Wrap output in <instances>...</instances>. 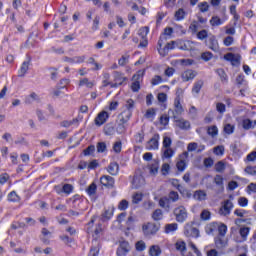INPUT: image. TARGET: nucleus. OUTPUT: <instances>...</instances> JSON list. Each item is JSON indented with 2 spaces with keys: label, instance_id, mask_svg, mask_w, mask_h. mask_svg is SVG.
Masks as SVG:
<instances>
[{
  "label": "nucleus",
  "instance_id": "412c9836",
  "mask_svg": "<svg viewBox=\"0 0 256 256\" xmlns=\"http://www.w3.org/2000/svg\"><path fill=\"white\" fill-rule=\"evenodd\" d=\"M172 49H175V41L168 42L164 48L158 49L159 54L162 55V57H165L169 51Z\"/></svg>",
  "mask_w": 256,
  "mask_h": 256
},
{
  "label": "nucleus",
  "instance_id": "2eb2a0df",
  "mask_svg": "<svg viewBox=\"0 0 256 256\" xmlns=\"http://www.w3.org/2000/svg\"><path fill=\"white\" fill-rule=\"evenodd\" d=\"M224 59L226 61H230L231 65H240L241 64V56L240 55H235L233 53H227L224 55Z\"/></svg>",
  "mask_w": 256,
  "mask_h": 256
},
{
  "label": "nucleus",
  "instance_id": "0eeeda50",
  "mask_svg": "<svg viewBox=\"0 0 256 256\" xmlns=\"http://www.w3.org/2000/svg\"><path fill=\"white\" fill-rule=\"evenodd\" d=\"M131 251V244L123 240L120 242L119 247L117 248L116 255L118 256H127V253Z\"/></svg>",
  "mask_w": 256,
  "mask_h": 256
},
{
  "label": "nucleus",
  "instance_id": "680f3d73",
  "mask_svg": "<svg viewBox=\"0 0 256 256\" xmlns=\"http://www.w3.org/2000/svg\"><path fill=\"white\" fill-rule=\"evenodd\" d=\"M83 153L85 156L93 155V153H95V146L94 145L88 146L86 149H84Z\"/></svg>",
  "mask_w": 256,
  "mask_h": 256
},
{
  "label": "nucleus",
  "instance_id": "5701e85b",
  "mask_svg": "<svg viewBox=\"0 0 256 256\" xmlns=\"http://www.w3.org/2000/svg\"><path fill=\"white\" fill-rule=\"evenodd\" d=\"M159 205L162 207V209H165V211H171V202L167 197L160 198Z\"/></svg>",
  "mask_w": 256,
  "mask_h": 256
},
{
  "label": "nucleus",
  "instance_id": "58836bf2",
  "mask_svg": "<svg viewBox=\"0 0 256 256\" xmlns=\"http://www.w3.org/2000/svg\"><path fill=\"white\" fill-rule=\"evenodd\" d=\"M207 133L210 135V137H217L219 134V129H217V126H210L207 129Z\"/></svg>",
  "mask_w": 256,
  "mask_h": 256
},
{
  "label": "nucleus",
  "instance_id": "4468645a",
  "mask_svg": "<svg viewBox=\"0 0 256 256\" xmlns=\"http://www.w3.org/2000/svg\"><path fill=\"white\" fill-rule=\"evenodd\" d=\"M175 110H169L168 113L173 114V118L177 119V115H181L183 113V106L181 105V100L179 98H176L174 101Z\"/></svg>",
  "mask_w": 256,
  "mask_h": 256
},
{
  "label": "nucleus",
  "instance_id": "bb28decb",
  "mask_svg": "<svg viewBox=\"0 0 256 256\" xmlns=\"http://www.w3.org/2000/svg\"><path fill=\"white\" fill-rule=\"evenodd\" d=\"M108 173H110V175H117L119 173V164H117V162L110 163Z\"/></svg>",
  "mask_w": 256,
  "mask_h": 256
},
{
  "label": "nucleus",
  "instance_id": "49530a36",
  "mask_svg": "<svg viewBox=\"0 0 256 256\" xmlns=\"http://www.w3.org/2000/svg\"><path fill=\"white\" fill-rule=\"evenodd\" d=\"M96 149L98 153H105L107 151V144L105 142H98Z\"/></svg>",
  "mask_w": 256,
  "mask_h": 256
},
{
  "label": "nucleus",
  "instance_id": "7c9ffc66",
  "mask_svg": "<svg viewBox=\"0 0 256 256\" xmlns=\"http://www.w3.org/2000/svg\"><path fill=\"white\" fill-rule=\"evenodd\" d=\"M150 256H159L161 255V248L158 245H153L149 249Z\"/></svg>",
  "mask_w": 256,
  "mask_h": 256
},
{
  "label": "nucleus",
  "instance_id": "69168bd1",
  "mask_svg": "<svg viewBox=\"0 0 256 256\" xmlns=\"http://www.w3.org/2000/svg\"><path fill=\"white\" fill-rule=\"evenodd\" d=\"M160 125H164V127L169 125V116H167V114L160 117Z\"/></svg>",
  "mask_w": 256,
  "mask_h": 256
},
{
  "label": "nucleus",
  "instance_id": "c03bdc74",
  "mask_svg": "<svg viewBox=\"0 0 256 256\" xmlns=\"http://www.w3.org/2000/svg\"><path fill=\"white\" fill-rule=\"evenodd\" d=\"M226 109H227V107L225 106L224 103H222V102L216 103V111L218 113H220V115H223V113H225Z\"/></svg>",
  "mask_w": 256,
  "mask_h": 256
},
{
  "label": "nucleus",
  "instance_id": "1a4fd4ad",
  "mask_svg": "<svg viewBox=\"0 0 256 256\" xmlns=\"http://www.w3.org/2000/svg\"><path fill=\"white\" fill-rule=\"evenodd\" d=\"M231 209H233V202L231 200H225L219 210V214L227 217V215L231 214Z\"/></svg>",
  "mask_w": 256,
  "mask_h": 256
},
{
  "label": "nucleus",
  "instance_id": "bf43d9fd",
  "mask_svg": "<svg viewBox=\"0 0 256 256\" xmlns=\"http://www.w3.org/2000/svg\"><path fill=\"white\" fill-rule=\"evenodd\" d=\"M218 232H219V235L221 237H225L226 233H227V225L225 224H221L219 227H218Z\"/></svg>",
  "mask_w": 256,
  "mask_h": 256
},
{
  "label": "nucleus",
  "instance_id": "09e8293b",
  "mask_svg": "<svg viewBox=\"0 0 256 256\" xmlns=\"http://www.w3.org/2000/svg\"><path fill=\"white\" fill-rule=\"evenodd\" d=\"M135 247L136 251H145V249H147V245H145L143 240L136 242Z\"/></svg>",
  "mask_w": 256,
  "mask_h": 256
},
{
  "label": "nucleus",
  "instance_id": "052dcab7",
  "mask_svg": "<svg viewBox=\"0 0 256 256\" xmlns=\"http://www.w3.org/2000/svg\"><path fill=\"white\" fill-rule=\"evenodd\" d=\"M171 143H172L171 137L164 136V138H163V147L165 149L170 148L171 147Z\"/></svg>",
  "mask_w": 256,
  "mask_h": 256
},
{
  "label": "nucleus",
  "instance_id": "0e129e2a",
  "mask_svg": "<svg viewBox=\"0 0 256 256\" xmlns=\"http://www.w3.org/2000/svg\"><path fill=\"white\" fill-rule=\"evenodd\" d=\"M122 147H123V144L121 143V141H117L113 145V151H115L116 153H121Z\"/></svg>",
  "mask_w": 256,
  "mask_h": 256
},
{
  "label": "nucleus",
  "instance_id": "a18cd8bd",
  "mask_svg": "<svg viewBox=\"0 0 256 256\" xmlns=\"http://www.w3.org/2000/svg\"><path fill=\"white\" fill-rule=\"evenodd\" d=\"M234 132H235V126L234 125L226 124L224 126V133H226L227 135H233Z\"/></svg>",
  "mask_w": 256,
  "mask_h": 256
},
{
  "label": "nucleus",
  "instance_id": "2f4dec72",
  "mask_svg": "<svg viewBox=\"0 0 256 256\" xmlns=\"http://www.w3.org/2000/svg\"><path fill=\"white\" fill-rule=\"evenodd\" d=\"M249 231H251V228L249 227H242L239 230L240 237L243 239V241H247V236L249 235Z\"/></svg>",
  "mask_w": 256,
  "mask_h": 256
},
{
  "label": "nucleus",
  "instance_id": "a878e982",
  "mask_svg": "<svg viewBox=\"0 0 256 256\" xmlns=\"http://www.w3.org/2000/svg\"><path fill=\"white\" fill-rule=\"evenodd\" d=\"M82 203H83V200L81 199V196L75 195L72 198V209H81Z\"/></svg>",
  "mask_w": 256,
  "mask_h": 256
},
{
  "label": "nucleus",
  "instance_id": "20e7f679",
  "mask_svg": "<svg viewBox=\"0 0 256 256\" xmlns=\"http://www.w3.org/2000/svg\"><path fill=\"white\" fill-rule=\"evenodd\" d=\"M189 157V152H183L179 155L178 161L176 163V168L180 173H183L187 169V158Z\"/></svg>",
  "mask_w": 256,
  "mask_h": 256
},
{
  "label": "nucleus",
  "instance_id": "4be33fe9",
  "mask_svg": "<svg viewBox=\"0 0 256 256\" xmlns=\"http://www.w3.org/2000/svg\"><path fill=\"white\" fill-rule=\"evenodd\" d=\"M113 75H114V82L118 83L119 85H123V83L127 81V77L123 76V73L119 71H115Z\"/></svg>",
  "mask_w": 256,
  "mask_h": 256
},
{
  "label": "nucleus",
  "instance_id": "6ab92c4d",
  "mask_svg": "<svg viewBox=\"0 0 256 256\" xmlns=\"http://www.w3.org/2000/svg\"><path fill=\"white\" fill-rule=\"evenodd\" d=\"M132 185L134 189H139V187L145 185V178H143L141 175H134Z\"/></svg>",
  "mask_w": 256,
  "mask_h": 256
},
{
  "label": "nucleus",
  "instance_id": "72a5a7b5",
  "mask_svg": "<svg viewBox=\"0 0 256 256\" xmlns=\"http://www.w3.org/2000/svg\"><path fill=\"white\" fill-rule=\"evenodd\" d=\"M8 201H12L13 203H19V201H21V197L17 195V192L12 191L8 194Z\"/></svg>",
  "mask_w": 256,
  "mask_h": 256
},
{
  "label": "nucleus",
  "instance_id": "473e14b6",
  "mask_svg": "<svg viewBox=\"0 0 256 256\" xmlns=\"http://www.w3.org/2000/svg\"><path fill=\"white\" fill-rule=\"evenodd\" d=\"M167 199H169V202L171 203H177L179 201V193L175 191H170L168 194Z\"/></svg>",
  "mask_w": 256,
  "mask_h": 256
},
{
  "label": "nucleus",
  "instance_id": "ea45409f",
  "mask_svg": "<svg viewBox=\"0 0 256 256\" xmlns=\"http://www.w3.org/2000/svg\"><path fill=\"white\" fill-rule=\"evenodd\" d=\"M138 35L142 39H147V35H149V27L145 26V27L140 28L138 31Z\"/></svg>",
  "mask_w": 256,
  "mask_h": 256
},
{
  "label": "nucleus",
  "instance_id": "a19ab883",
  "mask_svg": "<svg viewBox=\"0 0 256 256\" xmlns=\"http://www.w3.org/2000/svg\"><path fill=\"white\" fill-rule=\"evenodd\" d=\"M242 127L243 129H245V131H249V129H252L253 127V121H251V119H244L242 121Z\"/></svg>",
  "mask_w": 256,
  "mask_h": 256
},
{
  "label": "nucleus",
  "instance_id": "7ed1b4c3",
  "mask_svg": "<svg viewBox=\"0 0 256 256\" xmlns=\"http://www.w3.org/2000/svg\"><path fill=\"white\" fill-rule=\"evenodd\" d=\"M173 214L177 223H185L187 221L188 213L185 206H178L173 210Z\"/></svg>",
  "mask_w": 256,
  "mask_h": 256
},
{
  "label": "nucleus",
  "instance_id": "6e6d98bb",
  "mask_svg": "<svg viewBox=\"0 0 256 256\" xmlns=\"http://www.w3.org/2000/svg\"><path fill=\"white\" fill-rule=\"evenodd\" d=\"M208 32L207 30H201L197 33V39H200V41H204V39H207Z\"/></svg>",
  "mask_w": 256,
  "mask_h": 256
},
{
  "label": "nucleus",
  "instance_id": "9d476101",
  "mask_svg": "<svg viewBox=\"0 0 256 256\" xmlns=\"http://www.w3.org/2000/svg\"><path fill=\"white\" fill-rule=\"evenodd\" d=\"M159 139L160 136L159 134H154L153 137L147 142V149L149 151H155L157 149H159Z\"/></svg>",
  "mask_w": 256,
  "mask_h": 256
},
{
  "label": "nucleus",
  "instance_id": "aec40b11",
  "mask_svg": "<svg viewBox=\"0 0 256 256\" xmlns=\"http://www.w3.org/2000/svg\"><path fill=\"white\" fill-rule=\"evenodd\" d=\"M181 77L184 82H187L195 79V77H197V73L193 70H186L182 73Z\"/></svg>",
  "mask_w": 256,
  "mask_h": 256
},
{
  "label": "nucleus",
  "instance_id": "423d86ee",
  "mask_svg": "<svg viewBox=\"0 0 256 256\" xmlns=\"http://www.w3.org/2000/svg\"><path fill=\"white\" fill-rule=\"evenodd\" d=\"M126 110H124L120 115L124 116L125 119H131L133 116V109L135 108V101L133 99H128L125 104Z\"/></svg>",
  "mask_w": 256,
  "mask_h": 256
},
{
  "label": "nucleus",
  "instance_id": "f704fd0d",
  "mask_svg": "<svg viewBox=\"0 0 256 256\" xmlns=\"http://www.w3.org/2000/svg\"><path fill=\"white\" fill-rule=\"evenodd\" d=\"M104 133L105 135H114L115 134V127L113 124L108 123L104 126Z\"/></svg>",
  "mask_w": 256,
  "mask_h": 256
},
{
  "label": "nucleus",
  "instance_id": "37998d69",
  "mask_svg": "<svg viewBox=\"0 0 256 256\" xmlns=\"http://www.w3.org/2000/svg\"><path fill=\"white\" fill-rule=\"evenodd\" d=\"M214 183L220 187V189L223 191L224 189V186H223V176L217 174L215 177H214Z\"/></svg>",
  "mask_w": 256,
  "mask_h": 256
},
{
  "label": "nucleus",
  "instance_id": "c756f323",
  "mask_svg": "<svg viewBox=\"0 0 256 256\" xmlns=\"http://www.w3.org/2000/svg\"><path fill=\"white\" fill-rule=\"evenodd\" d=\"M114 211H115L114 207H109L108 209H106L102 214L103 219H105L106 221H109V219L113 217Z\"/></svg>",
  "mask_w": 256,
  "mask_h": 256
},
{
  "label": "nucleus",
  "instance_id": "13d9d810",
  "mask_svg": "<svg viewBox=\"0 0 256 256\" xmlns=\"http://www.w3.org/2000/svg\"><path fill=\"white\" fill-rule=\"evenodd\" d=\"M62 191H63V193H66L67 195H69L70 193L73 192V185L64 184L63 187H62Z\"/></svg>",
  "mask_w": 256,
  "mask_h": 256
},
{
  "label": "nucleus",
  "instance_id": "f3484780",
  "mask_svg": "<svg viewBox=\"0 0 256 256\" xmlns=\"http://www.w3.org/2000/svg\"><path fill=\"white\" fill-rule=\"evenodd\" d=\"M206 45L207 47H209V49H211V51H214L215 53L219 51V42L217 41V38L213 35L209 37Z\"/></svg>",
  "mask_w": 256,
  "mask_h": 256
},
{
  "label": "nucleus",
  "instance_id": "338daca9",
  "mask_svg": "<svg viewBox=\"0 0 256 256\" xmlns=\"http://www.w3.org/2000/svg\"><path fill=\"white\" fill-rule=\"evenodd\" d=\"M245 173L248 175H256V166H247L245 168Z\"/></svg>",
  "mask_w": 256,
  "mask_h": 256
},
{
  "label": "nucleus",
  "instance_id": "864d4df0",
  "mask_svg": "<svg viewBox=\"0 0 256 256\" xmlns=\"http://www.w3.org/2000/svg\"><path fill=\"white\" fill-rule=\"evenodd\" d=\"M202 221H209L211 219V212L203 210L200 214Z\"/></svg>",
  "mask_w": 256,
  "mask_h": 256
},
{
  "label": "nucleus",
  "instance_id": "de8ad7c7",
  "mask_svg": "<svg viewBox=\"0 0 256 256\" xmlns=\"http://www.w3.org/2000/svg\"><path fill=\"white\" fill-rule=\"evenodd\" d=\"M177 223L167 224L165 226V233H171L172 231H177Z\"/></svg>",
  "mask_w": 256,
  "mask_h": 256
},
{
  "label": "nucleus",
  "instance_id": "8fccbe9b",
  "mask_svg": "<svg viewBox=\"0 0 256 256\" xmlns=\"http://www.w3.org/2000/svg\"><path fill=\"white\" fill-rule=\"evenodd\" d=\"M198 8L200 9L201 13H207V11H209V3L201 2L198 4Z\"/></svg>",
  "mask_w": 256,
  "mask_h": 256
},
{
  "label": "nucleus",
  "instance_id": "6e6552de",
  "mask_svg": "<svg viewBox=\"0 0 256 256\" xmlns=\"http://www.w3.org/2000/svg\"><path fill=\"white\" fill-rule=\"evenodd\" d=\"M184 235L186 237H194V239L199 238V230L193 226V224H186L184 228Z\"/></svg>",
  "mask_w": 256,
  "mask_h": 256
},
{
  "label": "nucleus",
  "instance_id": "e433bc0d",
  "mask_svg": "<svg viewBox=\"0 0 256 256\" xmlns=\"http://www.w3.org/2000/svg\"><path fill=\"white\" fill-rule=\"evenodd\" d=\"M152 219L154 221H161V219H163V211L161 209H156L152 214Z\"/></svg>",
  "mask_w": 256,
  "mask_h": 256
},
{
  "label": "nucleus",
  "instance_id": "5fc2aeb1",
  "mask_svg": "<svg viewBox=\"0 0 256 256\" xmlns=\"http://www.w3.org/2000/svg\"><path fill=\"white\" fill-rule=\"evenodd\" d=\"M175 152L173 151V149L171 148H166L163 152V157H165V159H171V157H173V154Z\"/></svg>",
  "mask_w": 256,
  "mask_h": 256
},
{
  "label": "nucleus",
  "instance_id": "3c124183",
  "mask_svg": "<svg viewBox=\"0 0 256 256\" xmlns=\"http://www.w3.org/2000/svg\"><path fill=\"white\" fill-rule=\"evenodd\" d=\"M215 171L217 173H222V171H225V163L223 161H219L215 164Z\"/></svg>",
  "mask_w": 256,
  "mask_h": 256
},
{
  "label": "nucleus",
  "instance_id": "f257e3e1",
  "mask_svg": "<svg viewBox=\"0 0 256 256\" xmlns=\"http://www.w3.org/2000/svg\"><path fill=\"white\" fill-rule=\"evenodd\" d=\"M101 235H103V224L99 223L96 226L94 232H92V237L95 240L96 245L91 247L88 256H98L99 255L100 247H99V243H97V239H99V237H101Z\"/></svg>",
  "mask_w": 256,
  "mask_h": 256
},
{
  "label": "nucleus",
  "instance_id": "774afa93",
  "mask_svg": "<svg viewBox=\"0 0 256 256\" xmlns=\"http://www.w3.org/2000/svg\"><path fill=\"white\" fill-rule=\"evenodd\" d=\"M246 161H256V151H252L247 155Z\"/></svg>",
  "mask_w": 256,
  "mask_h": 256
},
{
  "label": "nucleus",
  "instance_id": "f8f14e48",
  "mask_svg": "<svg viewBox=\"0 0 256 256\" xmlns=\"http://www.w3.org/2000/svg\"><path fill=\"white\" fill-rule=\"evenodd\" d=\"M100 183L108 189H113V187H115V178L104 175L100 178Z\"/></svg>",
  "mask_w": 256,
  "mask_h": 256
},
{
  "label": "nucleus",
  "instance_id": "b1692460",
  "mask_svg": "<svg viewBox=\"0 0 256 256\" xmlns=\"http://www.w3.org/2000/svg\"><path fill=\"white\" fill-rule=\"evenodd\" d=\"M193 197L196 201H205L207 199V192L204 190H197L194 192Z\"/></svg>",
  "mask_w": 256,
  "mask_h": 256
},
{
  "label": "nucleus",
  "instance_id": "f03ea898",
  "mask_svg": "<svg viewBox=\"0 0 256 256\" xmlns=\"http://www.w3.org/2000/svg\"><path fill=\"white\" fill-rule=\"evenodd\" d=\"M159 229H161L160 223L149 222L142 226V231L145 237H153V235H157Z\"/></svg>",
  "mask_w": 256,
  "mask_h": 256
},
{
  "label": "nucleus",
  "instance_id": "39448f33",
  "mask_svg": "<svg viewBox=\"0 0 256 256\" xmlns=\"http://www.w3.org/2000/svg\"><path fill=\"white\" fill-rule=\"evenodd\" d=\"M119 123L116 127V131L119 135H123L125 131H127V123L129 122V119L131 118H125V116L119 114L118 115Z\"/></svg>",
  "mask_w": 256,
  "mask_h": 256
},
{
  "label": "nucleus",
  "instance_id": "c85d7f7f",
  "mask_svg": "<svg viewBox=\"0 0 256 256\" xmlns=\"http://www.w3.org/2000/svg\"><path fill=\"white\" fill-rule=\"evenodd\" d=\"M175 249L176 251H180V253H185L187 251V244L185 241H177L175 243Z\"/></svg>",
  "mask_w": 256,
  "mask_h": 256
},
{
  "label": "nucleus",
  "instance_id": "c9c22d12",
  "mask_svg": "<svg viewBox=\"0 0 256 256\" xmlns=\"http://www.w3.org/2000/svg\"><path fill=\"white\" fill-rule=\"evenodd\" d=\"M210 25L212 27H219V25H223V20H221V18H219L218 16H213L210 19Z\"/></svg>",
  "mask_w": 256,
  "mask_h": 256
},
{
  "label": "nucleus",
  "instance_id": "cd10ccee",
  "mask_svg": "<svg viewBox=\"0 0 256 256\" xmlns=\"http://www.w3.org/2000/svg\"><path fill=\"white\" fill-rule=\"evenodd\" d=\"M203 85H204L203 80L196 81L192 88V93H196V95H199L201 89H203Z\"/></svg>",
  "mask_w": 256,
  "mask_h": 256
},
{
  "label": "nucleus",
  "instance_id": "a211bd4d",
  "mask_svg": "<svg viewBox=\"0 0 256 256\" xmlns=\"http://www.w3.org/2000/svg\"><path fill=\"white\" fill-rule=\"evenodd\" d=\"M175 123L177 127H179V129H182L183 131H187L188 129H191V122L183 118L176 119Z\"/></svg>",
  "mask_w": 256,
  "mask_h": 256
},
{
  "label": "nucleus",
  "instance_id": "4d7b16f0",
  "mask_svg": "<svg viewBox=\"0 0 256 256\" xmlns=\"http://www.w3.org/2000/svg\"><path fill=\"white\" fill-rule=\"evenodd\" d=\"M159 83H163V78L160 75H155L151 79V85H159Z\"/></svg>",
  "mask_w": 256,
  "mask_h": 256
},
{
  "label": "nucleus",
  "instance_id": "dca6fc26",
  "mask_svg": "<svg viewBox=\"0 0 256 256\" xmlns=\"http://www.w3.org/2000/svg\"><path fill=\"white\" fill-rule=\"evenodd\" d=\"M85 59H86L85 55H83V56H75V57H72V58L65 56L63 58V61H65V63H70V65H73L75 63H77V64L85 63Z\"/></svg>",
  "mask_w": 256,
  "mask_h": 256
},
{
  "label": "nucleus",
  "instance_id": "4c0bfd02",
  "mask_svg": "<svg viewBox=\"0 0 256 256\" xmlns=\"http://www.w3.org/2000/svg\"><path fill=\"white\" fill-rule=\"evenodd\" d=\"M175 19L176 21H183V19H185V10H183V8H180L175 12Z\"/></svg>",
  "mask_w": 256,
  "mask_h": 256
},
{
  "label": "nucleus",
  "instance_id": "e2e57ef3",
  "mask_svg": "<svg viewBox=\"0 0 256 256\" xmlns=\"http://www.w3.org/2000/svg\"><path fill=\"white\" fill-rule=\"evenodd\" d=\"M201 59H203V61H211V59H213V53H211V52H204L201 55Z\"/></svg>",
  "mask_w": 256,
  "mask_h": 256
},
{
  "label": "nucleus",
  "instance_id": "79ce46f5",
  "mask_svg": "<svg viewBox=\"0 0 256 256\" xmlns=\"http://www.w3.org/2000/svg\"><path fill=\"white\" fill-rule=\"evenodd\" d=\"M86 192L90 197H92V195H95V193H97V184L95 183L90 184L88 186V189H86Z\"/></svg>",
  "mask_w": 256,
  "mask_h": 256
},
{
  "label": "nucleus",
  "instance_id": "603ef678",
  "mask_svg": "<svg viewBox=\"0 0 256 256\" xmlns=\"http://www.w3.org/2000/svg\"><path fill=\"white\" fill-rule=\"evenodd\" d=\"M129 208V201L127 200H122L119 204H118V209L120 211H126V209Z\"/></svg>",
  "mask_w": 256,
  "mask_h": 256
},
{
  "label": "nucleus",
  "instance_id": "393cba45",
  "mask_svg": "<svg viewBox=\"0 0 256 256\" xmlns=\"http://www.w3.org/2000/svg\"><path fill=\"white\" fill-rule=\"evenodd\" d=\"M31 63V59H29L28 61H24L21 65V68L19 70V77H25V73H27V71H29V65Z\"/></svg>",
  "mask_w": 256,
  "mask_h": 256
},
{
  "label": "nucleus",
  "instance_id": "9b49d317",
  "mask_svg": "<svg viewBox=\"0 0 256 256\" xmlns=\"http://www.w3.org/2000/svg\"><path fill=\"white\" fill-rule=\"evenodd\" d=\"M107 119H109V113L107 111H102L97 115L94 123L98 127H101V125H105V123H107Z\"/></svg>",
  "mask_w": 256,
  "mask_h": 256
},
{
  "label": "nucleus",
  "instance_id": "ddd939ff",
  "mask_svg": "<svg viewBox=\"0 0 256 256\" xmlns=\"http://www.w3.org/2000/svg\"><path fill=\"white\" fill-rule=\"evenodd\" d=\"M143 73H141V71H139L137 74H134L132 79H133V83L131 85V89L134 93H137V91H139V89H141V83L139 82V80L141 79Z\"/></svg>",
  "mask_w": 256,
  "mask_h": 256
}]
</instances>
